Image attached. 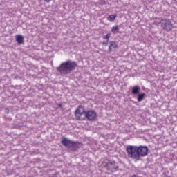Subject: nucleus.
Instances as JSON below:
<instances>
[{
    "label": "nucleus",
    "mask_w": 177,
    "mask_h": 177,
    "mask_svg": "<svg viewBox=\"0 0 177 177\" xmlns=\"http://www.w3.org/2000/svg\"><path fill=\"white\" fill-rule=\"evenodd\" d=\"M75 115L77 120H84L86 117L89 121H93L96 118V112L93 111H85L84 109L79 108L75 112Z\"/></svg>",
    "instance_id": "1"
},
{
    "label": "nucleus",
    "mask_w": 177,
    "mask_h": 177,
    "mask_svg": "<svg viewBox=\"0 0 177 177\" xmlns=\"http://www.w3.org/2000/svg\"><path fill=\"white\" fill-rule=\"evenodd\" d=\"M75 67H77V63L73 61H67L62 63L59 67L57 68V70L61 74H67V73L74 70Z\"/></svg>",
    "instance_id": "2"
},
{
    "label": "nucleus",
    "mask_w": 177,
    "mask_h": 177,
    "mask_svg": "<svg viewBox=\"0 0 177 177\" xmlns=\"http://www.w3.org/2000/svg\"><path fill=\"white\" fill-rule=\"evenodd\" d=\"M126 150L129 158L139 161L138 146L129 145L127 147Z\"/></svg>",
    "instance_id": "3"
},
{
    "label": "nucleus",
    "mask_w": 177,
    "mask_h": 177,
    "mask_svg": "<svg viewBox=\"0 0 177 177\" xmlns=\"http://www.w3.org/2000/svg\"><path fill=\"white\" fill-rule=\"evenodd\" d=\"M105 168L109 172H117L118 171V165L115 161L111 160L106 163Z\"/></svg>",
    "instance_id": "4"
},
{
    "label": "nucleus",
    "mask_w": 177,
    "mask_h": 177,
    "mask_svg": "<svg viewBox=\"0 0 177 177\" xmlns=\"http://www.w3.org/2000/svg\"><path fill=\"white\" fill-rule=\"evenodd\" d=\"M161 26L165 31H171L173 28L172 22L169 19H162L160 21Z\"/></svg>",
    "instance_id": "5"
},
{
    "label": "nucleus",
    "mask_w": 177,
    "mask_h": 177,
    "mask_svg": "<svg viewBox=\"0 0 177 177\" xmlns=\"http://www.w3.org/2000/svg\"><path fill=\"white\" fill-rule=\"evenodd\" d=\"M137 151L138 153V160H140L141 157H146L149 151V148L146 146L140 145L137 147Z\"/></svg>",
    "instance_id": "6"
},
{
    "label": "nucleus",
    "mask_w": 177,
    "mask_h": 177,
    "mask_svg": "<svg viewBox=\"0 0 177 177\" xmlns=\"http://www.w3.org/2000/svg\"><path fill=\"white\" fill-rule=\"evenodd\" d=\"M62 145L65 147H71V146H75V142L71 141V140L67 138H64L61 140Z\"/></svg>",
    "instance_id": "7"
},
{
    "label": "nucleus",
    "mask_w": 177,
    "mask_h": 177,
    "mask_svg": "<svg viewBox=\"0 0 177 177\" xmlns=\"http://www.w3.org/2000/svg\"><path fill=\"white\" fill-rule=\"evenodd\" d=\"M109 52H114L116 49H118V43L117 41H111L109 42Z\"/></svg>",
    "instance_id": "8"
},
{
    "label": "nucleus",
    "mask_w": 177,
    "mask_h": 177,
    "mask_svg": "<svg viewBox=\"0 0 177 177\" xmlns=\"http://www.w3.org/2000/svg\"><path fill=\"white\" fill-rule=\"evenodd\" d=\"M15 39L17 44H19V45H21V44L24 42V38L21 35H16Z\"/></svg>",
    "instance_id": "9"
},
{
    "label": "nucleus",
    "mask_w": 177,
    "mask_h": 177,
    "mask_svg": "<svg viewBox=\"0 0 177 177\" xmlns=\"http://www.w3.org/2000/svg\"><path fill=\"white\" fill-rule=\"evenodd\" d=\"M139 92H140V86H136L132 87V90H131L132 95H139Z\"/></svg>",
    "instance_id": "10"
},
{
    "label": "nucleus",
    "mask_w": 177,
    "mask_h": 177,
    "mask_svg": "<svg viewBox=\"0 0 177 177\" xmlns=\"http://www.w3.org/2000/svg\"><path fill=\"white\" fill-rule=\"evenodd\" d=\"M145 97H146V94L145 93L138 94L137 96L138 102L143 101V99H145Z\"/></svg>",
    "instance_id": "11"
},
{
    "label": "nucleus",
    "mask_w": 177,
    "mask_h": 177,
    "mask_svg": "<svg viewBox=\"0 0 177 177\" xmlns=\"http://www.w3.org/2000/svg\"><path fill=\"white\" fill-rule=\"evenodd\" d=\"M117 18V15H111L108 17L107 20L109 21H114V20H115V19Z\"/></svg>",
    "instance_id": "12"
},
{
    "label": "nucleus",
    "mask_w": 177,
    "mask_h": 177,
    "mask_svg": "<svg viewBox=\"0 0 177 177\" xmlns=\"http://www.w3.org/2000/svg\"><path fill=\"white\" fill-rule=\"evenodd\" d=\"M120 31V28H118V26H113L111 29V32L113 34H118V32Z\"/></svg>",
    "instance_id": "13"
},
{
    "label": "nucleus",
    "mask_w": 177,
    "mask_h": 177,
    "mask_svg": "<svg viewBox=\"0 0 177 177\" xmlns=\"http://www.w3.org/2000/svg\"><path fill=\"white\" fill-rule=\"evenodd\" d=\"M111 37V33H107L105 36H103V39H106L107 42H109V40L110 39Z\"/></svg>",
    "instance_id": "14"
},
{
    "label": "nucleus",
    "mask_w": 177,
    "mask_h": 177,
    "mask_svg": "<svg viewBox=\"0 0 177 177\" xmlns=\"http://www.w3.org/2000/svg\"><path fill=\"white\" fill-rule=\"evenodd\" d=\"M102 45H104L105 46H107V45H109V41H107V40L106 41H104L102 42Z\"/></svg>",
    "instance_id": "15"
},
{
    "label": "nucleus",
    "mask_w": 177,
    "mask_h": 177,
    "mask_svg": "<svg viewBox=\"0 0 177 177\" xmlns=\"http://www.w3.org/2000/svg\"><path fill=\"white\" fill-rule=\"evenodd\" d=\"M6 113H7V114L9 113V109H6Z\"/></svg>",
    "instance_id": "16"
},
{
    "label": "nucleus",
    "mask_w": 177,
    "mask_h": 177,
    "mask_svg": "<svg viewBox=\"0 0 177 177\" xmlns=\"http://www.w3.org/2000/svg\"><path fill=\"white\" fill-rule=\"evenodd\" d=\"M44 1H45V2L49 3V2H50L52 0H44Z\"/></svg>",
    "instance_id": "17"
},
{
    "label": "nucleus",
    "mask_w": 177,
    "mask_h": 177,
    "mask_svg": "<svg viewBox=\"0 0 177 177\" xmlns=\"http://www.w3.org/2000/svg\"><path fill=\"white\" fill-rule=\"evenodd\" d=\"M136 176V175H133V177Z\"/></svg>",
    "instance_id": "18"
}]
</instances>
